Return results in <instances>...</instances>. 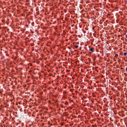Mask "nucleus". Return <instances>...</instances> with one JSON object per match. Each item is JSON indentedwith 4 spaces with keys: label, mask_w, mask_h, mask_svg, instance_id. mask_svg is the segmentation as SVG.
<instances>
[{
    "label": "nucleus",
    "mask_w": 127,
    "mask_h": 127,
    "mask_svg": "<svg viewBox=\"0 0 127 127\" xmlns=\"http://www.w3.org/2000/svg\"><path fill=\"white\" fill-rule=\"evenodd\" d=\"M75 48L77 49L79 47V46H78V45L75 46Z\"/></svg>",
    "instance_id": "20e7f679"
},
{
    "label": "nucleus",
    "mask_w": 127,
    "mask_h": 127,
    "mask_svg": "<svg viewBox=\"0 0 127 127\" xmlns=\"http://www.w3.org/2000/svg\"><path fill=\"white\" fill-rule=\"evenodd\" d=\"M89 50L90 51H91V52H94L95 51V49L94 48H91Z\"/></svg>",
    "instance_id": "f257e3e1"
},
{
    "label": "nucleus",
    "mask_w": 127,
    "mask_h": 127,
    "mask_svg": "<svg viewBox=\"0 0 127 127\" xmlns=\"http://www.w3.org/2000/svg\"><path fill=\"white\" fill-rule=\"evenodd\" d=\"M127 53H124V56H127Z\"/></svg>",
    "instance_id": "7ed1b4c3"
},
{
    "label": "nucleus",
    "mask_w": 127,
    "mask_h": 127,
    "mask_svg": "<svg viewBox=\"0 0 127 127\" xmlns=\"http://www.w3.org/2000/svg\"><path fill=\"white\" fill-rule=\"evenodd\" d=\"M118 56H119V55L116 54L115 56V57H116V58H117V57H118Z\"/></svg>",
    "instance_id": "f03ea898"
}]
</instances>
